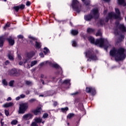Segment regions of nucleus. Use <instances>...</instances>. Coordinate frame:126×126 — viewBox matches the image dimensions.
I'll use <instances>...</instances> for the list:
<instances>
[{
	"instance_id": "48",
	"label": "nucleus",
	"mask_w": 126,
	"mask_h": 126,
	"mask_svg": "<svg viewBox=\"0 0 126 126\" xmlns=\"http://www.w3.org/2000/svg\"><path fill=\"white\" fill-rule=\"evenodd\" d=\"M20 99H21V98L20 97V96L16 97V101H18V100H20Z\"/></svg>"
},
{
	"instance_id": "61",
	"label": "nucleus",
	"mask_w": 126,
	"mask_h": 126,
	"mask_svg": "<svg viewBox=\"0 0 126 126\" xmlns=\"http://www.w3.org/2000/svg\"><path fill=\"white\" fill-rule=\"evenodd\" d=\"M4 1H6L7 0H3Z\"/></svg>"
},
{
	"instance_id": "22",
	"label": "nucleus",
	"mask_w": 126,
	"mask_h": 126,
	"mask_svg": "<svg viewBox=\"0 0 126 126\" xmlns=\"http://www.w3.org/2000/svg\"><path fill=\"white\" fill-rule=\"evenodd\" d=\"M43 50V53L45 55H47V54H49V53H50V50H49V49L47 47H44Z\"/></svg>"
},
{
	"instance_id": "30",
	"label": "nucleus",
	"mask_w": 126,
	"mask_h": 126,
	"mask_svg": "<svg viewBox=\"0 0 126 126\" xmlns=\"http://www.w3.org/2000/svg\"><path fill=\"white\" fill-rule=\"evenodd\" d=\"M72 46L73 47H77V43H76L75 40L72 41Z\"/></svg>"
},
{
	"instance_id": "64",
	"label": "nucleus",
	"mask_w": 126,
	"mask_h": 126,
	"mask_svg": "<svg viewBox=\"0 0 126 126\" xmlns=\"http://www.w3.org/2000/svg\"><path fill=\"white\" fill-rule=\"evenodd\" d=\"M16 61H18V59H16Z\"/></svg>"
},
{
	"instance_id": "39",
	"label": "nucleus",
	"mask_w": 126,
	"mask_h": 126,
	"mask_svg": "<svg viewBox=\"0 0 126 126\" xmlns=\"http://www.w3.org/2000/svg\"><path fill=\"white\" fill-rule=\"evenodd\" d=\"M10 26V24L9 23H7L6 24L5 26L4 27L3 29H6V28H7V27H9Z\"/></svg>"
},
{
	"instance_id": "2",
	"label": "nucleus",
	"mask_w": 126,
	"mask_h": 126,
	"mask_svg": "<svg viewBox=\"0 0 126 126\" xmlns=\"http://www.w3.org/2000/svg\"><path fill=\"white\" fill-rule=\"evenodd\" d=\"M110 55L112 58H114L116 61H123L126 59L125 49L123 48L118 49L113 48L110 51Z\"/></svg>"
},
{
	"instance_id": "59",
	"label": "nucleus",
	"mask_w": 126,
	"mask_h": 126,
	"mask_svg": "<svg viewBox=\"0 0 126 126\" xmlns=\"http://www.w3.org/2000/svg\"><path fill=\"white\" fill-rule=\"evenodd\" d=\"M67 126H69V123H67Z\"/></svg>"
},
{
	"instance_id": "9",
	"label": "nucleus",
	"mask_w": 126,
	"mask_h": 126,
	"mask_svg": "<svg viewBox=\"0 0 126 126\" xmlns=\"http://www.w3.org/2000/svg\"><path fill=\"white\" fill-rule=\"evenodd\" d=\"M71 6L74 9V10H75L77 12H80L81 10V5H80V3H79V1L77 0H72V4Z\"/></svg>"
},
{
	"instance_id": "18",
	"label": "nucleus",
	"mask_w": 126,
	"mask_h": 126,
	"mask_svg": "<svg viewBox=\"0 0 126 126\" xmlns=\"http://www.w3.org/2000/svg\"><path fill=\"white\" fill-rule=\"evenodd\" d=\"M118 2L121 5H124V6L126 5V2L125 0H118Z\"/></svg>"
},
{
	"instance_id": "28",
	"label": "nucleus",
	"mask_w": 126,
	"mask_h": 126,
	"mask_svg": "<svg viewBox=\"0 0 126 126\" xmlns=\"http://www.w3.org/2000/svg\"><path fill=\"white\" fill-rule=\"evenodd\" d=\"M63 83H64V84H68L69 85H70V80H65Z\"/></svg>"
},
{
	"instance_id": "20",
	"label": "nucleus",
	"mask_w": 126,
	"mask_h": 126,
	"mask_svg": "<svg viewBox=\"0 0 126 126\" xmlns=\"http://www.w3.org/2000/svg\"><path fill=\"white\" fill-rule=\"evenodd\" d=\"M3 42H4V38L3 37H0V47L1 48L3 46Z\"/></svg>"
},
{
	"instance_id": "63",
	"label": "nucleus",
	"mask_w": 126,
	"mask_h": 126,
	"mask_svg": "<svg viewBox=\"0 0 126 126\" xmlns=\"http://www.w3.org/2000/svg\"><path fill=\"white\" fill-rule=\"evenodd\" d=\"M1 125H2V122H1Z\"/></svg>"
},
{
	"instance_id": "43",
	"label": "nucleus",
	"mask_w": 126,
	"mask_h": 126,
	"mask_svg": "<svg viewBox=\"0 0 126 126\" xmlns=\"http://www.w3.org/2000/svg\"><path fill=\"white\" fill-rule=\"evenodd\" d=\"M25 94H22L20 95V97L21 98V99H23V98H25Z\"/></svg>"
},
{
	"instance_id": "21",
	"label": "nucleus",
	"mask_w": 126,
	"mask_h": 126,
	"mask_svg": "<svg viewBox=\"0 0 126 126\" xmlns=\"http://www.w3.org/2000/svg\"><path fill=\"white\" fill-rule=\"evenodd\" d=\"M13 105V103L12 102H9V103H5L3 105V107L4 108H8V107H11Z\"/></svg>"
},
{
	"instance_id": "40",
	"label": "nucleus",
	"mask_w": 126,
	"mask_h": 126,
	"mask_svg": "<svg viewBox=\"0 0 126 126\" xmlns=\"http://www.w3.org/2000/svg\"><path fill=\"white\" fill-rule=\"evenodd\" d=\"M5 112V114L6 115V116H7V117L9 115V112H8V111L5 110H4Z\"/></svg>"
},
{
	"instance_id": "10",
	"label": "nucleus",
	"mask_w": 126,
	"mask_h": 126,
	"mask_svg": "<svg viewBox=\"0 0 126 126\" xmlns=\"http://www.w3.org/2000/svg\"><path fill=\"white\" fill-rule=\"evenodd\" d=\"M29 107V104L27 102L23 103L20 104L19 114H25Z\"/></svg>"
},
{
	"instance_id": "31",
	"label": "nucleus",
	"mask_w": 126,
	"mask_h": 126,
	"mask_svg": "<svg viewBox=\"0 0 126 126\" xmlns=\"http://www.w3.org/2000/svg\"><path fill=\"white\" fill-rule=\"evenodd\" d=\"M8 59L10 60V61H13V55L8 54Z\"/></svg>"
},
{
	"instance_id": "49",
	"label": "nucleus",
	"mask_w": 126,
	"mask_h": 126,
	"mask_svg": "<svg viewBox=\"0 0 126 126\" xmlns=\"http://www.w3.org/2000/svg\"><path fill=\"white\" fill-rule=\"evenodd\" d=\"M5 64H6V65H7V64H9V61H6L5 62Z\"/></svg>"
},
{
	"instance_id": "57",
	"label": "nucleus",
	"mask_w": 126,
	"mask_h": 126,
	"mask_svg": "<svg viewBox=\"0 0 126 126\" xmlns=\"http://www.w3.org/2000/svg\"><path fill=\"white\" fill-rule=\"evenodd\" d=\"M41 77H42V78L44 77V75H41Z\"/></svg>"
},
{
	"instance_id": "6",
	"label": "nucleus",
	"mask_w": 126,
	"mask_h": 126,
	"mask_svg": "<svg viewBox=\"0 0 126 126\" xmlns=\"http://www.w3.org/2000/svg\"><path fill=\"white\" fill-rule=\"evenodd\" d=\"M45 64H48V65H50V66H52V67H55V68L59 69L60 70V74H62V73H63V70L58 63L54 62L47 61L40 63L39 65H40V66H43V65H45Z\"/></svg>"
},
{
	"instance_id": "41",
	"label": "nucleus",
	"mask_w": 126,
	"mask_h": 126,
	"mask_svg": "<svg viewBox=\"0 0 126 126\" xmlns=\"http://www.w3.org/2000/svg\"><path fill=\"white\" fill-rule=\"evenodd\" d=\"M26 84H27V85H31V84H32V82L29 81H27L26 82Z\"/></svg>"
},
{
	"instance_id": "8",
	"label": "nucleus",
	"mask_w": 126,
	"mask_h": 126,
	"mask_svg": "<svg viewBox=\"0 0 126 126\" xmlns=\"http://www.w3.org/2000/svg\"><path fill=\"white\" fill-rule=\"evenodd\" d=\"M86 57L89 58V59L87 60V62H91V61H97L98 58L94 54L93 50H88L85 53Z\"/></svg>"
},
{
	"instance_id": "23",
	"label": "nucleus",
	"mask_w": 126,
	"mask_h": 126,
	"mask_svg": "<svg viewBox=\"0 0 126 126\" xmlns=\"http://www.w3.org/2000/svg\"><path fill=\"white\" fill-rule=\"evenodd\" d=\"M83 2L85 3L86 5H89L90 4V0H81Z\"/></svg>"
},
{
	"instance_id": "38",
	"label": "nucleus",
	"mask_w": 126,
	"mask_h": 126,
	"mask_svg": "<svg viewBox=\"0 0 126 126\" xmlns=\"http://www.w3.org/2000/svg\"><path fill=\"white\" fill-rule=\"evenodd\" d=\"M35 101H36V99L34 98H32L30 99L29 102H30V103H33L34 102H35Z\"/></svg>"
},
{
	"instance_id": "16",
	"label": "nucleus",
	"mask_w": 126,
	"mask_h": 126,
	"mask_svg": "<svg viewBox=\"0 0 126 126\" xmlns=\"http://www.w3.org/2000/svg\"><path fill=\"white\" fill-rule=\"evenodd\" d=\"M25 6V5L22 4L21 5L14 7V9H15V10L17 12V11H18V10H19V9H23V8H24Z\"/></svg>"
},
{
	"instance_id": "42",
	"label": "nucleus",
	"mask_w": 126,
	"mask_h": 126,
	"mask_svg": "<svg viewBox=\"0 0 126 126\" xmlns=\"http://www.w3.org/2000/svg\"><path fill=\"white\" fill-rule=\"evenodd\" d=\"M27 6H30V5L31 4V2L28 1L27 3H26Z\"/></svg>"
},
{
	"instance_id": "26",
	"label": "nucleus",
	"mask_w": 126,
	"mask_h": 126,
	"mask_svg": "<svg viewBox=\"0 0 126 126\" xmlns=\"http://www.w3.org/2000/svg\"><path fill=\"white\" fill-rule=\"evenodd\" d=\"M2 84H3L4 86H7V81H6V80L3 79L2 80Z\"/></svg>"
},
{
	"instance_id": "52",
	"label": "nucleus",
	"mask_w": 126,
	"mask_h": 126,
	"mask_svg": "<svg viewBox=\"0 0 126 126\" xmlns=\"http://www.w3.org/2000/svg\"><path fill=\"white\" fill-rule=\"evenodd\" d=\"M30 92L29 91H27L26 92V94H27V95H28L29 94H30Z\"/></svg>"
},
{
	"instance_id": "24",
	"label": "nucleus",
	"mask_w": 126,
	"mask_h": 126,
	"mask_svg": "<svg viewBox=\"0 0 126 126\" xmlns=\"http://www.w3.org/2000/svg\"><path fill=\"white\" fill-rule=\"evenodd\" d=\"M71 33L72 35H77L78 34V31L73 30L71 31Z\"/></svg>"
},
{
	"instance_id": "58",
	"label": "nucleus",
	"mask_w": 126,
	"mask_h": 126,
	"mask_svg": "<svg viewBox=\"0 0 126 126\" xmlns=\"http://www.w3.org/2000/svg\"><path fill=\"white\" fill-rule=\"evenodd\" d=\"M75 94H77V93H76L75 94H73L72 95H75Z\"/></svg>"
},
{
	"instance_id": "5",
	"label": "nucleus",
	"mask_w": 126,
	"mask_h": 126,
	"mask_svg": "<svg viewBox=\"0 0 126 126\" xmlns=\"http://www.w3.org/2000/svg\"><path fill=\"white\" fill-rule=\"evenodd\" d=\"M35 54L36 53L34 51H32L29 53L27 54V56L24 58L23 62L20 61L19 63V64L20 65H23V64H25L26 63H28V65L29 67H30V66H29V63H30L31 62L30 59L33 58V57H34V55H35Z\"/></svg>"
},
{
	"instance_id": "11",
	"label": "nucleus",
	"mask_w": 126,
	"mask_h": 126,
	"mask_svg": "<svg viewBox=\"0 0 126 126\" xmlns=\"http://www.w3.org/2000/svg\"><path fill=\"white\" fill-rule=\"evenodd\" d=\"M29 39H31V43L32 45H34L35 44V47L36 49H40L41 47H42V45H41V43L38 42L37 41V39L33 37V36L31 35L29 36Z\"/></svg>"
},
{
	"instance_id": "32",
	"label": "nucleus",
	"mask_w": 126,
	"mask_h": 126,
	"mask_svg": "<svg viewBox=\"0 0 126 126\" xmlns=\"http://www.w3.org/2000/svg\"><path fill=\"white\" fill-rule=\"evenodd\" d=\"M68 110V108L67 107H65V108H61V111L63 112L64 113V112H66Z\"/></svg>"
},
{
	"instance_id": "60",
	"label": "nucleus",
	"mask_w": 126,
	"mask_h": 126,
	"mask_svg": "<svg viewBox=\"0 0 126 126\" xmlns=\"http://www.w3.org/2000/svg\"><path fill=\"white\" fill-rule=\"evenodd\" d=\"M44 78H45V79L47 78V76H45V77H44Z\"/></svg>"
},
{
	"instance_id": "36",
	"label": "nucleus",
	"mask_w": 126,
	"mask_h": 126,
	"mask_svg": "<svg viewBox=\"0 0 126 126\" xmlns=\"http://www.w3.org/2000/svg\"><path fill=\"white\" fill-rule=\"evenodd\" d=\"M102 35V33L101 32V31H98L97 33H96L95 35L96 37L97 36H101Z\"/></svg>"
},
{
	"instance_id": "46",
	"label": "nucleus",
	"mask_w": 126,
	"mask_h": 126,
	"mask_svg": "<svg viewBox=\"0 0 126 126\" xmlns=\"http://www.w3.org/2000/svg\"><path fill=\"white\" fill-rule=\"evenodd\" d=\"M41 82H42V84H47L48 83V82H44V80H41Z\"/></svg>"
},
{
	"instance_id": "50",
	"label": "nucleus",
	"mask_w": 126,
	"mask_h": 126,
	"mask_svg": "<svg viewBox=\"0 0 126 126\" xmlns=\"http://www.w3.org/2000/svg\"><path fill=\"white\" fill-rule=\"evenodd\" d=\"M57 105H58V102L57 101H55L54 102V106H57Z\"/></svg>"
},
{
	"instance_id": "44",
	"label": "nucleus",
	"mask_w": 126,
	"mask_h": 126,
	"mask_svg": "<svg viewBox=\"0 0 126 126\" xmlns=\"http://www.w3.org/2000/svg\"><path fill=\"white\" fill-rule=\"evenodd\" d=\"M18 38H19V39H23V35H18Z\"/></svg>"
},
{
	"instance_id": "4",
	"label": "nucleus",
	"mask_w": 126,
	"mask_h": 126,
	"mask_svg": "<svg viewBox=\"0 0 126 126\" xmlns=\"http://www.w3.org/2000/svg\"><path fill=\"white\" fill-rule=\"evenodd\" d=\"M125 32H126L125 25L116 23V26L114 28V33L115 34V36H117L121 40H123V39H124L125 36L122 34V33H125Z\"/></svg>"
},
{
	"instance_id": "47",
	"label": "nucleus",
	"mask_w": 126,
	"mask_h": 126,
	"mask_svg": "<svg viewBox=\"0 0 126 126\" xmlns=\"http://www.w3.org/2000/svg\"><path fill=\"white\" fill-rule=\"evenodd\" d=\"M18 60H19V61H21V60L22 58H21V56H20V55H18Z\"/></svg>"
},
{
	"instance_id": "1",
	"label": "nucleus",
	"mask_w": 126,
	"mask_h": 126,
	"mask_svg": "<svg viewBox=\"0 0 126 126\" xmlns=\"http://www.w3.org/2000/svg\"><path fill=\"white\" fill-rule=\"evenodd\" d=\"M116 14L113 12L109 13L105 19H100L98 21V25L100 26H103V25H105L108 21H109V19H118V20H122L123 18L121 17V12H120V10L118 9V8H115Z\"/></svg>"
},
{
	"instance_id": "15",
	"label": "nucleus",
	"mask_w": 126,
	"mask_h": 126,
	"mask_svg": "<svg viewBox=\"0 0 126 126\" xmlns=\"http://www.w3.org/2000/svg\"><path fill=\"white\" fill-rule=\"evenodd\" d=\"M41 111H42L41 107H37V108L33 111V114L35 115V116L41 115Z\"/></svg>"
},
{
	"instance_id": "51",
	"label": "nucleus",
	"mask_w": 126,
	"mask_h": 126,
	"mask_svg": "<svg viewBox=\"0 0 126 126\" xmlns=\"http://www.w3.org/2000/svg\"><path fill=\"white\" fill-rule=\"evenodd\" d=\"M7 101H11V97H8V98L7 99Z\"/></svg>"
},
{
	"instance_id": "13",
	"label": "nucleus",
	"mask_w": 126,
	"mask_h": 126,
	"mask_svg": "<svg viewBox=\"0 0 126 126\" xmlns=\"http://www.w3.org/2000/svg\"><path fill=\"white\" fill-rule=\"evenodd\" d=\"M32 117L33 115L31 113L26 114L22 116V121L23 122H24L25 121H29V120H31Z\"/></svg>"
},
{
	"instance_id": "55",
	"label": "nucleus",
	"mask_w": 126,
	"mask_h": 126,
	"mask_svg": "<svg viewBox=\"0 0 126 126\" xmlns=\"http://www.w3.org/2000/svg\"><path fill=\"white\" fill-rule=\"evenodd\" d=\"M51 79L52 80V81H53V80H54V79H55V77L51 78Z\"/></svg>"
},
{
	"instance_id": "25",
	"label": "nucleus",
	"mask_w": 126,
	"mask_h": 126,
	"mask_svg": "<svg viewBox=\"0 0 126 126\" xmlns=\"http://www.w3.org/2000/svg\"><path fill=\"white\" fill-rule=\"evenodd\" d=\"M88 33H94V30L93 29H91L90 28H89L87 29V30Z\"/></svg>"
},
{
	"instance_id": "34",
	"label": "nucleus",
	"mask_w": 126,
	"mask_h": 126,
	"mask_svg": "<svg viewBox=\"0 0 126 126\" xmlns=\"http://www.w3.org/2000/svg\"><path fill=\"white\" fill-rule=\"evenodd\" d=\"M49 115L48 114V113H44L43 115V117H42V119H47V118H48Z\"/></svg>"
},
{
	"instance_id": "12",
	"label": "nucleus",
	"mask_w": 126,
	"mask_h": 126,
	"mask_svg": "<svg viewBox=\"0 0 126 126\" xmlns=\"http://www.w3.org/2000/svg\"><path fill=\"white\" fill-rule=\"evenodd\" d=\"M86 92L91 93L92 96L96 95V90H95V88L93 87H87L86 88Z\"/></svg>"
},
{
	"instance_id": "33",
	"label": "nucleus",
	"mask_w": 126,
	"mask_h": 126,
	"mask_svg": "<svg viewBox=\"0 0 126 126\" xmlns=\"http://www.w3.org/2000/svg\"><path fill=\"white\" fill-rule=\"evenodd\" d=\"M17 120H13L11 122V125H17Z\"/></svg>"
},
{
	"instance_id": "54",
	"label": "nucleus",
	"mask_w": 126,
	"mask_h": 126,
	"mask_svg": "<svg viewBox=\"0 0 126 126\" xmlns=\"http://www.w3.org/2000/svg\"><path fill=\"white\" fill-rule=\"evenodd\" d=\"M104 1H106V2H109L110 0H103Z\"/></svg>"
},
{
	"instance_id": "35",
	"label": "nucleus",
	"mask_w": 126,
	"mask_h": 126,
	"mask_svg": "<svg viewBox=\"0 0 126 126\" xmlns=\"http://www.w3.org/2000/svg\"><path fill=\"white\" fill-rule=\"evenodd\" d=\"M36 63H37V61L32 62L31 66H34Z\"/></svg>"
},
{
	"instance_id": "19",
	"label": "nucleus",
	"mask_w": 126,
	"mask_h": 126,
	"mask_svg": "<svg viewBox=\"0 0 126 126\" xmlns=\"http://www.w3.org/2000/svg\"><path fill=\"white\" fill-rule=\"evenodd\" d=\"M8 41L9 45H11V46H13V45H14V40L12 39L11 37L8 38Z\"/></svg>"
},
{
	"instance_id": "3",
	"label": "nucleus",
	"mask_w": 126,
	"mask_h": 126,
	"mask_svg": "<svg viewBox=\"0 0 126 126\" xmlns=\"http://www.w3.org/2000/svg\"><path fill=\"white\" fill-rule=\"evenodd\" d=\"M89 41L91 43V44H94L96 46L100 47V48H104L105 50H107L108 48L111 46L108 40L106 39L101 38L100 39H96L95 41V39L92 36L88 37Z\"/></svg>"
},
{
	"instance_id": "62",
	"label": "nucleus",
	"mask_w": 126,
	"mask_h": 126,
	"mask_svg": "<svg viewBox=\"0 0 126 126\" xmlns=\"http://www.w3.org/2000/svg\"><path fill=\"white\" fill-rule=\"evenodd\" d=\"M29 123H30V122H29V121H28V124H29Z\"/></svg>"
},
{
	"instance_id": "56",
	"label": "nucleus",
	"mask_w": 126,
	"mask_h": 126,
	"mask_svg": "<svg viewBox=\"0 0 126 126\" xmlns=\"http://www.w3.org/2000/svg\"><path fill=\"white\" fill-rule=\"evenodd\" d=\"M39 97H44V95H40Z\"/></svg>"
},
{
	"instance_id": "7",
	"label": "nucleus",
	"mask_w": 126,
	"mask_h": 126,
	"mask_svg": "<svg viewBox=\"0 0 126 126\" xmlns=\"http://www.w3.org/2000/svg\"><path fill=\"white\" fill-rule=\"evenodd\" d=\"M99 17V12L97 8H94L93 9L90 15L85 16V19L87 21L91 20L92 18H98Z\"/></svg>"
},
{
	"instance_id": "45",
	"label": "nucleus",
	"mask_w": 126,
	"mask_h": 126,
	"mask_svg": "<svg viewBox=\"0 0 126 126\" xmlns=\"http://www.w3.org/2000/svg\"><path fill=\"white\" fill-rule=\"evenodd\" d=\"M39 56L40 58H44V54L43 53H39Z\"/></svg>"
},
{
	"instance_id": "29",
	"label": "nucleus",
	"mask_w": 126,
	"mask_h": 126,
	"mask_svg": "<svg viewBox=\"0 0 126 126\" xmlns=\"http://www.w3.org/2000/svg\"><path fill=\"white\" fill-rule=\"evenodd\" d=\"M74 116V114L73 113H70L67 116V119H71V118H73Z\"/></svg>"
},
{
	"instance_id": "53",
	"label": "nucleus",
	"mask_w": 126,
	"mask_h": 126,
	"mask_svg": "<svg viewBox=\"0 0 126 126\" xmlns=\"http://www.w3.org/2000/svg\"><path fill=\"white\" fill-rule=\"evenodd\" d=\"M106 13H107V10H104L103 12L104 14H106Z\"/></svg>"
},
{
	"instance_id": "37",
	"label": "nucleus",
	"mask_w": 126,
	"mask_h": 126,
	"mask_svg": "<svg viewBox=\"0 0 126 126\" xmlns=\"http://www.w3.org/2000/svg\"><path fill=\"white\" fill-rule=\"evenodd\" d=\"M31 126H38V124L36 122L34 121L32 123Z\"/></svg>"
},
{
	"instance_id": "14",
	"label": "nucleus",
	"mask_w": 126,
	"mask_h": 126,
	"mask_svg": "<svg viewBox=\"0 0 126 126\" xmlns=\"http://www.w3.org/2000/svg\"><path fill=\"white\" fill-rule=\"evenodd\" d=\"M16 73H17L16 69H12L9 70L8 72V74L9 75H11V76H15V75H16Z\"/></svg>"
},
{
	"instance_id": "27",
	"label": "nucleus",
	"mask_w": 126,
	"mask_h": 126,
	"mask_svg": "<svg viewBox=\"0 0 126 126\" xmlns=\"http://www.w3.org/2000/svg\"><path fill=\"white\" fill-rule=\"evenodd\" d=\"M13 85H14V80H11L9 83V86L13 87Z\"/></svg>"
},
{
	"instance_id": "17",
	"label": "nucleus",
	"mask_w": 126,
	"mask_h": 126,
	"mask_svg": "<svg viewBox=\"0 0 126 126\" xmlns=\"http://www.w3.org/2000/svg\"><path fill=\"white\" fill-rule=\"evenodd\" d=\"M34 121L36 122L37 124L38 123H42V124H44L45 123V121H43L42 118L41 119V118H34Z\"/></svg>"
}]
</instances>
